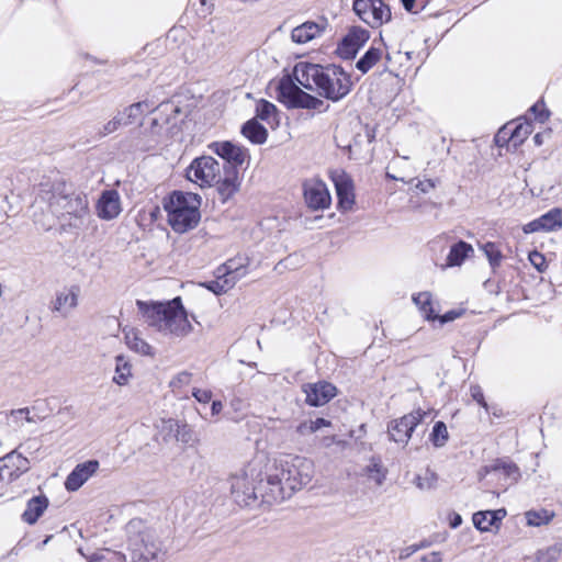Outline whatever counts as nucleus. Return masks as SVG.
Returning <instances> with one entry per match:
<instances>
[{
    "instance_id": "obj_1",
    "label": "nucleus",
    "mask_w": 562,
    "mask_h": 562,
    "mask_svg": "<svg viewBox=\"0 0 562 562\" xmlns=\"http://www.w3.org/2000/svg\"><path fill=\"white\" fill-rule=\"evenodd\" d=\"M293 78L306 90L316 91L331 102L342 100L353 86L350 75L337 65L299 61L293 68Z\"/></svg>"
},
{
    "instance_id": "obj_2",
    "label": "nucleus",
    "mask_w": 562,
    "mask_h": 562,
    "mask_svg": "<svg viewBox=\"0 0 562 562\" xmlns=\"http://www.w3.org/2000/svg\"><path fill=\"white\" fill-rule=\"evenodd\" d=\"M158 111L157 117L153 119L151 126L145 133L144 138L139 140L137 147L143 151L156 149L164 143L167 133L171 132L177 125L176 116L180 109L172 102L161 101L158 105L154 101L144 100L130 105L125 110V124H132L145 112Z\"/></svg>"
},
{
    "instance_id": "obj_3",
    "label": "nucleus",
    "mask_w": 562,
    "mask_h": 562,
    "mask_svg": "<svg viewBox=\"0 0 562 562\" xmlns=\"http://www.w3.org/2000/svg\"><path fill=\"white\" fill-rule=\"evenodd\" d=\"M126 549L131 562H166L168 548L158 530L140 518L126 525Z\"/></svg>"
},
{
    "instance_id": "obj_4",
    "label": "nucleus",
    "mask_w": 562,
    "mask_h": 562,
    "mask_svg": "<svg viewBox=\"0 0 562 562\" xmlns=\"http://www.w3.org/2000/svg\"><path fill=\"white\" fill-rule=\"evenodd\" d=\"M136 305L145 323L164 334L183 337L192 331L187 311L179 296L167 303H147L137 300Z\"/></svg>"
},
{
    "instance_id": "obj_5",
    "label": "nucleus",
    "mask_w": 562,
    "mask_h": 562,
    "mask_svg": "<svg viewBox=\"0 0 562 562\" xmlns=\"http://www.w3.org/2000/svg\"><path fill=\"white\" fill-rule=\"evenodd\" d=\"M201 198L196 193L173 191L164 199L167 221L175 233L195 228L201 220Z\"/></svg>"
},
{
    "instance_id": "obj_6",
    "label": "nucleus",
    "mask_w": 562,
    "mask_h": 562,
    "mask_svg": "<svg viewBox=\"0 0 562 562\" xmlns=\"http://www.w3.org/2000/svg\"><path fill=\"white\" fill-rule=\"evenodd\" d=\"M276 468L282 475L286 491H291L292 494L307 485L314 473L312 460L301 456L280 460L276 463Z\"/></svg>"
},
{
    "instance_id": "obj_7",
    "label": "nucleus",
    "mask_w": 562,
    "mask_h": 562,
    "mask_svg": "<svg viewBox=\"0 0 562 562\" xmlns=\"http://www.w3.org/2000/svg\"><path fill=\"white\" fill-rule=\"evenodd\" d=\"M278 99L289 109L322 110L324 101L302 90L290 76L280 79Z\"/></svg>"
},
{
    "instance_id": "obj_8",
    "label": "nucleus",
    "mask_w": 562,
    "mask_h": 562,
    "mask_svg": "<svg viewBox=\"0 0 562 562\" xmlns=\"http://www.w3.org/2000/svg\"><path fill=\"white\" fill-rule=\"evenodd\" d=\"M260 475L259 473L255 476V470L250 468L231 476V493L235 503L245 507L257 505L259 498L257 479Z\"/></svg>"
},
{
    "instance_id": "obj_9",
    "label": "nucleus",
    "mask_w": 562,
    "mask_h": 562,
    "mask_svg": "<svg viewBox=\"0 0 562 562\" xmlns=\"http://www.w3.org/2000/svg\"><path fill=\"white\" fill-rule=\"evenodd\" d=\"M352 10L372 29L380 27L392 19L391 9L383 0H353Z\"/></svg>"
},
{
    "instance_id": "obj_10",
    "label": "nucleus",
    "mask_w": 562,
    "mask_h": 562,
    "mask_svg": "<svg viewBox=\"0 0 562 562\" xmlns=\"http://www.w3.org/2000/svg\"><path fill=\"white\" fill-rule=\"evenodd\" d=\"M257 488L261 498L259 504L280 503L293 495L291 491H286L282 475L276 467L257 481Z\"/></svg>"
},
{
    "instance_id": "obj_11",
    "label": "nucleus",
    "mask_w": 562,
    "mask_h": 562,
    "mask_svg": "<svg viewBox=\"0 0 562 562\" xmlns=\"http://www.w3.org/2000/svg\"><path fill=\"white\" fill-rule=\"evenodd\" d=\"M303 201L312 212L329 209L331 195L328 187L319 178H306L302 183Z\"/></svg>"
},
{
    "instance_id": "obj_12",
    "label": "nucleus",
    "mask_w": 562,
    "mask_h": 562,
    "mask_svg": "<svg viewBox=\"0 0 562 562\" xmlns=\"http://www.w3.org/2000/svg\"><path fill=\"white\" fill-rule=\"evenodd\" d=\"M426 412L416 409L400 418L393 419L387 424V435L390 440L406 446L412 438L415 428L426 416Z\"/></svg>"
},
{
    "instance_id": "obj_13",
    "label": "nucleus",
    "mask_w": 562,
    "mask_h": 562,
    "mask_svg": "<svg viewBox=\"0 0 562 562\" xmlns=\"http://www.w3.org/2000/svg\"><path fill=\"white\" fill-rule=\"evenodd\" d=\"M369 38L370 32L368 30L357 25L351 26L338 43L336 53L340 58L351 60Z\"/></svg>"
},
{
    "instance_id": "obj_14",
    "label": "nucleus",
    "mask_w": 562,
    "mask_h": 562,
    "mask_svg": "<svg viewBox=\"0 0 562 562\" xmlns=\"http://www.w3.org/2000/svg\"><path fill=\"white\" fill-rule=\"evenodd\" d=\"M212 148L216 155L234 169V176H238L239 168L249 158L248 149L229 140L214 143Z\"/></svg>"
},
{
    "instance_id": "obj_15",
    "label": "nucleus",
    "mask_w": 562,
    "mask_h": 562,
    "mask_svg": "<svg viewBox=\"0 0 562 562\" xmlns=\"http://www.w3.org/2000/svg\"><path fill=\"white\" fill-rule=\"evenodd\" d=\"M75 189L70 182L64 178H47L45 182L40 183V193L44 200L50 203L60 204L64 200L74 195Z\"/></svg>"
},
{
    "instance_id": "obj_16",
    "label": "nucleus",
    "mask_w": 562,
    "mask_h": 562,
    "mask_svg": "<svg viewBox=\"0 0 562 562\" xmlns=\"http://www.w3.org/2000/svg\"><path fill=\"white\" fill-rule=\"evenodd\" d=\"M99 465L98 460H88L77 464L65 481L66 490L78 491L98 471Z\"/></svg>"
},
{
    "instance_id": "obj_17",
    "label": "nucleus",
    "mask_w": 562,
    "mask_h": 562,
    "mask_svg": "<svg viewBox=\"0 0 562 562\" xmlns=\"http://www.w3.org/2000/svg\"><path fill=\"white\" fill-rule=\"evenodd\" d=\"M562 227V211L558 207L551 209L539 218L529 222L524 227L526 234L535 232H552Z\"/></svg>"
},
{
    "instance_id": "obj_18",
    "label": "nucleus",
    "mask_w": 562,
    "mask_h": 562,
    "mask_svg": "<svg viewBox=\"0 0 562 562\" xmlns=\"http://www.w3.org/2000/svg\"><path fill=\"white\" fill-rule=\"evenodd\" d=\"M306 403L311 406H323L336 395V386L328 382H318L304 386Z\"/></svg>"
},
{
    "instance_id": "obj_19",
    "label": "nucleus",
    "mask_w": 562,
    "mask_h": 562,
    "mask_svg": "<svg viewBox=\"0 0 562 562\" xmlns=\"http://www.w3.org/2000/svg\"><path fill=\"white\" fill-rule=\"evenodd\" d=\"M335 182L337 207L340 212H349L356 202L352 178H331Z\"/></svg>"
},
{
    "instance_id": "obj_20",
    "label": "nucleus",
    "mask_w": 562,
    "mask_h": 562,
    "mask_svg": "<svg viewBox=\"0 0 562 562\" xmlns=\"http://www.w3.org/2000/svg\"><path fill=\"white\" fill-rule=\"evenodd\" d=\"M327 26V21L322 20L319 23L307 21L294 27L291 32V38L294 43L305 44L323 34Z\"/></svg>"
},
{
    "instance_id": "obj_21",
    "label": "nucleus",
    "mask_w": 562,
    "mask_h": 562,
    "mask_svg": "<svg viewBox=\"0 0 562 562\" xmlns=\"http://www.w3.org/2000/svg\"><path fill=\"white\" fill-rule=\"evenodd\" d=\"M99 217L103 220H112L121 212L120 196L115 190L104 191L97 204Z\"/></svg>"
},
{
    "instance_id": "obj_22",
    "label": "nucleus",
    "mask_w": 562,
    "mask_h": 562,
    "mask_svg": "<svg viewBox=\"0 0 562 562\" xmlns=\"http://www.w3.org/2000/svg\"><path fill=\"white\" fill-rule=\"evenodd\" d=\"M79 289L72 286L68 291L57 292L55 300L52 302V312H57L61 316L67 317L69 312L78 305Z\"/></svg>"
},
{
    "instance_id": "obj_23",
    "label": "nucleus",
    "mask_w": 562,
    "mask_h": 562,
    "mask_svg": "<svg viewBox=\"0 0 562 562\" xmlns=\"http://www.w3.org/2000/svg\"><path fill=\"white\" fill-rule=\"evenodd\" d=\"M220 176V164L211 156H201L191 161L184 176Z\"/></svg>"
},
{
    "instance_id": "obj_24",
    "label": "nucleus",
    "mask_w": 562,
    "mask_h": 562,
    "mask_svg": "<svg viewBox=\"0 0 562 562\" xmlns=\"http://www.w3.org/2000/svg\"><path fill=\"white\" fill-rule=\"evenodd\" d=\"M201 180L200 186H209L213 184L215 181L216 190L222 199L225 202L229 199L235 192H237L240 188L239 178H198Z\"/></svg>"
},
{
    "instance_id": "obj_25",
    "label": "nucleus",
    "mask_w": 562,
    "mask_h": 562,
    "mask_svg": "<svg viewBox=\"0 0 562 562\" xmlns=\"http://www.w3.org/2000/svg\"><path fill=\"white\" fill-rule=\"evenodd\" d=\"M506 516L504 508L496 510H481L473 514V525L480 531H490L491 527L497 526L502 519Z\"/></svg>"
},
{
    "instance_id": "obj_26",
    "label": "nucleus",
    "mask_w": 562,
    "mask_h": 562,
    "mask_svg": "<svg viewBox=\"0 0 562 562\" xmlns=\"http://www.w3.org/2000/svg\"><path fill=\"white\" fill-rule=\"evenodd\" d=\"M48 504V498L44 494L30 498L21 516L22 520L29 525H34L47 509Z\"/></svg>"
},
{
    "instance_id": "obj_27",
    "label": "nucleus",
    "mask_w": 562,
    "mask_h": 562,
    "mask_svg": "<svg viewBox=\"0 0 562 562\" xmlns=\"http://www.w3.org/2000/svg\"><path fill=\"white\" fill-rule=\"evenodd\" d=\"M67 214L82 218L88 213V199L82 193L74 192L68 199L58 204Z\"/></svg>"
},
{
    "instance_id": "obj_28",
    "label": "nucleus",
    "mask_w": 562,
    "mask_h": 562,
    "mask_svg": "<svg viewBox=\"0 0 562 562\" xmlns=\"http://www.w3.org/2000/svg\"><path fill=\"white\" fill-rule=\"evenodd\" d=\"M248 265L249 259L245 256H236L234 258H231L223 266L225 270L224 274L234 283H236L238 280H240L243 277L247 274Z\"/></svg>"
},
{
    "instance_id": "obj_29",
    "label": "nucleus",
    "mask_w": 562,
    "mask_h": 562,
    "mask_svg": "<svg viewBox=\"0 0 562 562\" xmlns=\"http://www.w3.org/2000/svg\"><path fill=\"white\" fill-rule=\"evenodd\" d=\"M375 135L372 130H370L368 126L364 127V133H358L353 137V142L349 143L346 146H341V149L344 153L348 155L349 158H359L362 151V145L367 144L370 145L372 140L374 139ZM340 147V145H338Z\"/></svg>"
},
{
    "instance_id": "obj_30",
    "label": "nucleus",
    "mask_w": 562,
    "mask_h": 562,
    "mask_svg": "<svg viewBox=\"0 0 562 562\" xmlns=\"http://www.w3.org/2000/svg\"><path fill=\"white\" fill-rule=\"evenodd\" d=\"M241 134L252 144L261 145L268 138L267 128L256 119H251L243 124Z\"/></svg>"
},
{
    "instance_id": "obj_31",
    "label": "nucleus",
    "mask_w": 562,
    "mask_h": 562,
    "mask_svg": "<svg viewBox=\"0 0 562 562\" xmlns=\"http://www.w3.org/2000/svg\"><path fill=\"white\" fill-rule=\"evenodd\" d=\"M474 249L473 247L464 241L459 240L458 243L453 244L450 248V251L447 256V267H457L461 266L463 261L473 254Z\"/></svg>"
},
{
    "instance_id": "obj_32",
    "label": "nucleus",
    "mask_w": 562,
    "mask_h": 562,
    "mask_svg": "<svg viewBox=\"0 0 562 562\" xmlns=\"http://www.w3.org/2000/svg\"><path fill=\"white\" fill-rule=\"evenodd\" d=\"M1 460L4 464L10 465L9 471L12 472L15 480L30 470V461L16 450L11 451Z\"/></svg>"
},
{
    "instance_id": "obj_33",
    "label": "nucleus",
    "mask_w": 562,
    "mask_h": 562,
    "mask_svg": "<svg viewBox=\"0 0 562 562\" xmlns=\"http://www.w3.org/2000/svg\"><path fill=\"white\" fill-rule=\"evenodd\" d=\"M132 376V364L123 355L115 357V372L113 382L117 385H126Z\"/></svg>"
},
{
    "instance_id": "obj_34",
    "label": "nucleus",
    "mask_w": 562,
    "mask_h": 562,
    "mask_svg": "<svg viewBox=\"0 0 562 562\" xmlns=\"http://www.w3.org/2000/svg\"><path fill=\"white\" fill-rule=\"evenodd\" d=\"M404 182L408 186V192L412 193V198L427 194L437 186V182L432 178H409Z\"/></svg>"
},
{
    "instance_id": "obj_35",
    "label": "nucleus",
    "mask_w": 562,
    "mask_h": 562,
    "mask_svg": "<svg viewBox=\"0 0 562 562\" xmlns=\"http://www.w3.org/2000/svg\"><path fill=\"white\" fill-rule=\"evenodd\" d=\"M382 57V49L371 46L356 63V68L361 74H367Z\"/></svg>"
},
{
    "instance_id": "obj_36",
    "label": "nucleus",
    "mask_w": 562,
    "mask_h": 562,
    "mask_svg": "<svg viewBox=\"0 0 562 562\" xmlns=\"http://www.w3.org/2000/svg\"><path fill=\"white\" fill-rule=\"evenodd\" d=\"M125 342L127 347L140 355H151V346L147 344L135 329L125 331Z\"/></svg>"
},
{
    "instance_id": "obj_37",
    "label": "nucleus",
    "mask_w": 562,
    "mask_h": 562,
    "mask_svg": "<svg viewBox=\"0 0 562 562\" xmlns=\"http://www.w3.org/2000/svg\"><path fill=\"white\" fill-rule=\"evenodd\" d=\"M256 117L266 121L269 124L272 122L278 123V109L270 101L260 99L256 103Z\"/></svg>"
},
{
    "instance_id": "obj_38",
    "label": "nucleus",
    "mask_w": 562,
    "mask_h": 562,
    "mask_svg": "<svg viewBox=\"0 0 562 562\" xmlns=\"http://www.w3.org/2000/svg\"><path fill=\"white\" fill-rule=\"evenodd\" d=\"M509 124L513 133V150H516L532 132V126L528 121L519 123L510 122Z\"/></svg>"
},
{
    "instance_id": "obj_39",
    "label": "nucleus",
    "mask_w": 562,
    "mask_h": 562,
    "mask_svg": "<svg viewBox=\"0 0 562 562\" xmlns=\"http://www.w3.org/2000/svg\"><path fill=\"white\" fill-rule=\"evenodd\" d=\"M487 472H502L505 476L515 481L520 476L519 468L514 462L505 459L495 460Z\"/></svg>"
},
{
    "instance_id": "obj_40",
    "label": "nucleus",
    "mask_w": 562,
    "mask_h": 562,
    "mask_svg": "<svg viewBox=\"0 0 562 562\" xmlns=\"http://www.w3.org/2000/svg\"><path fill=\"white\" fill-rule=\"evenodd\" d=\"M413 302L419 307L420 312L427 321L437 319V314H435L431 305L430 292H420L413 295Z\"/></svg>"
},
{
    "instance_id": "obj_41",
    "label": "nucleus",
    "mask_w": 562,
    "mask_h": 562,
    "mask_svg": "<svg viewBox=\"0 0 562 562\" xmlns=\"http://www.w3.org/2000/svg\"><path fill=\"white\" fill-rule=\"evenodd\" d=\"M366 474L370 480H373L376 485H382L386 477V469L383 468L381 460L372 458L370 464L364 469Z\"/></svg>"
},
{
    "instance_id": "obj_42",
    "label": "nucleus",
    "mask_w": 562,
    "mask_h": 562,
    "mask_svg": "<svg viewBox=\"0 0 562 562\" xmlns=\"http://www.w3.org/2000/svg\"><path fill=\"white\" fill-rule=\"evenodd\" d=\"M449 439L447 426L443 422L438 420L435 423L429 436V440L436 448L443 447Z\"/></svg>"
},
{
    "instance_id": "obj_43",
    "label": "nucleus",
    "mask_w": 562,
    "mask_h": 562,
    "mask_svg": "<svg viewBox=\"0 0 562 562\" xmlns=\"http://www.w3.org/2000/svg\"><path fill=\"white\" fill-rule=\"evenodd\" d=\"M494 142L499 148L505 147L507 151L513 150V133L510 131L509 123L505 124L497 131Z\"/></svg>"
},
{
    "instance_id": "obj_44",
    "label": "nucleus",
    "mask_w": 562,
    "mask_h": 562,
    "mask_svg": "<svg viewBox=\"0 0 562 562\" xmlns=\"http://www.w3.org/2000/svg\"><path fill=\"white\" fill-rule=\"evenodd\" d=\"M235 285V283L225 277L223 273L222 277H218L217 280L210 281L205 284L207 290L212 291L213 293L220 295L222 293H226L229 289H232Z\"/></svg>"
},
{
    "instance_id": "obj_45",
    "label": "nucleus",
    "mask_w": 562,
    "mask_h": 562,
    "mask_svg": "<svg viewBox=\"0 0 562 562\" xmlns=\"http://www.w3.org/2000/svg\"><path fill=\"white\" fill-rule=\"evenodd\" d=\"M482 250L486 255L492 268H496L501 265L502 252L494 243H486L482 246Z\"/></svg>"
},
{
    "instance_id": "obj_46",
    "label": "nucleus",
    "mask_w": 562,
    "mask_h": 562,
    "mask_svg": "<svg viewBox=\"0 0 562 562\" xmlns=\"http://www.w3.org/2000/svg\"><path fill=\"white\" fill-rule=\"evenodd\" d=\"M561 554V547L558 544L550 546L537 552V562H555Z\"/></svg>"
},
{
    "instance_id": "obj_47",
    "label": "nucleus",
    "mask_w": 562,
    "mask_h": 562,
    "mask_svg": "<svg viewBox=\"0 0 562 562\" xmlns=\"http://www.w3.org/2000/svg\"><path fill=\"white\" fill-rule=\"evenodd\" d=\"M553 517V514H549L547 510H530L526 514L527 522L530 526H540L548 524Z\"/></svg>"
},
{
    "instance_id": "obj_48",
    "label": "nucleus",
    "mask_w": 562,
    "mask_h": 562,
    "mask_svg": "<svg viewBox=\"0 0 562 562\" xmlns=\"http://www.w3.org/2000/svg\"><path fill=\"white\" fill-rule=\"evenodd\" d=\"M31 411L29 407L18 408L11 411V417L14 419V422L18 424L22 419H24L26 423H37L43 419L41 416L31 415Z\"/></svg>"
},
{
    "instance_id": "obj_49",
    "label": "nucleus",
    "mask_w": 562,
    "mask_h": 562,
    "mask_svg": "<svg viewBox=\"0 0 562 562\" xmlns=\"http://www.w3.org/2000/svg\"><path fill=\"white\" fill-rule=\"evenodd\" d=\"M529 111L533 114L535 119L540 123H544L550 116V111L547 109L543 100L537 101L529 109Z\"/></svg>"
},
{
    "instance_id": "obj_50",
    "label": "nucleus",
    "mask_w": 562,
    "mask_h": 562,
    "mask_svg": "<svg viewBox=\"0 0 562 562\" xmlns=\"http://www.w3.org/2000/svg\"><path fill=\"white\" fill-rule=\"evenodd\" d=\"M436 481H437L436 473L427 470L425 476H420V475L416 476L415 484L420 490H429L435 486Z\"/></svg>"
},
{
    "instance_id": "obj_51",
    "label": "nucleus",
    "mask_w": 562,
    "mask_h": 562,
    "mask_svg": "<svg viewBox=\"0 0 562 562\" xmlns=\"http://www.w3.org/2000/svg\"><path fill=\"white\" fill-rule=\"evenodd\" d=\"M126 121L125 113H119L116 116H114L111 121H109L103 126V132L101 133L103 136L111 134L115 132L119 126L126 125L124 122Z\"/></svg>"
},
{
    "instance_id": "obj_52",
    "label": "nucleus",
    "mask_w": 562,
    "mask_h": 562,
    "mask_svg": "<svg viewBox=\"0 0 562 562\" xmlns=\"http://www.w3.org/2000/svg\"><path fill=\"white\" fill-rule=\"evenodd\" d=\"M529 261L539 272H543L548 267L546 257L537 250L529 254Z\"/></svg>"
},
{
    "instance_id": "obj_53",
    "label": "nucleus",
    "mask_w": 562,
    "mask_h": 562,
    "mask_svg": "<svg viewBox=\"0 0 562 562\" xmlns=\"http://www.w3.org/2000/svg\"><path fill=\"white\" fill-rule=\"evenodd\" d=\"M105 554L111 555L112 559H114L116 562H122L123 560H125V555H123L121 553L112 552V551H106L105 553H94L90 558L89 562H105V561H109V559L105 557Z\"/></svg>"
},
{
    "instance_id": "obj_54",
    "label": "nucleus",
    "mask_w": 562,
    "mask_h": 562,
    "mask_svg": "<svg viewBox=\"0 0 562 562\" xmlns=\"http://www.w3.org/2000/svg\"><path fill=\"white\" fill-rule=\"evenodd\" d=\"M190 380H191V373L187 372V371H182L180 373H178L171 381H170V386L172 389H177V387H181L183 385H187L190 383Z\"/></svg>"
},
{
    "instance_id": "obj_55",
    "label": "nucleus",
    "mask_w": 562,
    "mask_h": 562,
    "mask_svg": "<svg viewBox=\"0 0 562 562\" xmlns=\"http://www.w3.org/2000/svg\"><path fill=\"white\" fill-rule=\"evenodd\" d=\"M472 398L484 407L486 411L488 409L487 403L485 402L483 391L480 385H472L470 387Z\"/></svg>"
},
{
    "instance_id": "obj_56",
    "label": "nucleus",
    "mask_w": 562,
    "mask_h": 562,
    "mask_svg": "<svg viewBox=\"0 0 562 562\" xmlns=\"http://www.w3.org/2000/svg\"><path fill=\"white\" fill-rule=\"evenodd\" d=\"M419 0H401L403 8L413 14H417L425 9V4H419Z\"/></svg>"
},
{
    "instance_id": "obj_57",
    "label": "nucleus",
    "mask_w": 562,
    "mask_h": 562,
    "mask_svg": "<svg viewBox=\"0 0 562 562\" xmlns=\"http://www.w3.org/2000/svg\"><path fill=\"white\" fill-rule=\"evenodd\" d=\"M193 397L200 403H209L212 398V392L210 390L194 389L192 392Z\"/></svg>"
},
{
    "instance_id": "obj_58",
    "label": "nucleus",
    "mask_w": 562,
    "mask_h": 562,
    "mask_svg": "<svg viewBox=\"0 0 562 562\" xmlns=\"http://www.w3.org/2000/svg\"><path fill=\"white\" fill-rule=\"evenodd\" d=\"M460 315H461V312L449 311L441 316L437 315V319L440 322V324H446V323L454 321Z\"/></svg>"
},
{
    "instance_id": "obj_59",
    "label": "nucleus",
    "mask_w": 562,
    "mask_h": 562,
    "mask_svg": "<svg viewBox=\"0 0 562 562\" xmlns=\"http://www.w3.org/2000/svg\"><path fill=\"white\" fill-rule=\"evenodd\" d=\"M296 431L300 434V435H310V434H313L314 430H313V425L310 422H302L297 427H296Z\"/></svg>"
},
{
    "instance_id": "obj_60",
    "label": "nucleus",
    "mask_w": 562,
    "mask_h": 562,
    "mask_svg": "<svg viewBox=\"0 0 562 562\" xmlns=\"http://www.w3.org/2000/svg\"><path fill=\"white\" fill-rule=\"evenodd\" d=\"M312 425H313V430L314 432L319 430L321 428L323 427H328L330 426V422L325 419V418H322V417H318L316 418L315 420H311Z\"/></svg>"
},
{
    "instance_id": "obj_61",
    "label": "nucleus",
    "mask_w": 562,
    "mask_h": 562,
    "mask_svg": "<svg viewBox=\"0 0 562 562\" xmlns=\"http://www.w3.org/2000/svg\"><path fill=\"white\" fill-rule=\"evenodd\" d=\"M422 562H442L440 552H431L429 555H424Z\"/></svg>"
},
{
    "instance_id": "obj_62",
    "label": "nucleus",
    "mask_w": 562,
    "mask_h": 562,
    "mask_svg": "<svg viewBox=\"0 0 562 562\" xmlns=\"http://www.w3.org/2000/svg\"><path fill=\"white\" fill-rule=\"evenodd\" d=\"M462 524L461 515L453 513L450 517V527L458 528Z\"/></svg>"
},
{
    "instance_id": "obj_63",
    "label": "nucleus",
    "mask_w": 562,
    "mask_h": 562,
    "mask_svg": "<svg viewBox=\"0 0 562 562\" xmlns=\"http://www.w3.org/2000/svg\"><path fill=\"white\" fill-rule=\"evenodd\" d=\"M551 132L550 131H546L543 133H537L535 136H533V142L537 146H541L543 144V138L546 136H550Z\"/></svg>"
},
{
    "instance_id": "obj_64",
    "label": "nucleus",
    "mask_w": 562,
    "mask_h": 562,
    "mask_svg": "<svg viewBox=\"0 0 562 562\" xmlns=\"http://www.w3.org/2000/svg\"><path fill=\"white\" fill-rule=\"evenodd\" d=\"M223 409V404L221 401H213L211 406L212 415H218Z\"/></svg>"
}]
</instances>
